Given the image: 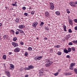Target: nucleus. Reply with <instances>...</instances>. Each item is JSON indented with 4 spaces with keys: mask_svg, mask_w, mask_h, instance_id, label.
Returning <instances> with one entry per match:
<instances>
[{
    "mask_svg": "<svg viewBox=\"0 0 77 77\" xmlns=\"http://www.w3.org/2000/svg\"><path fill=\"white\" fill-rule=\"evenodd\" d=\"M38 22H34L32 24V26L34 28H36V26L38 25Z\"/></svg>",
    "mask_w": 77,
    "mask_h": 77,
    "instance_id": "7",
    "label": "nucleus"
},
{
    "mask_svg": "<svg viewBox=\"0 0 77 77\" xmlns=\"http://www.w3.org/2000/svg\"><path fill=\"white\" fill-rule=\"evenodd\" d=\"M69 38H70V35H67V37L66 38V39H69Z\"/></svg>",
    "mask_w": 77,
    "mask_h": 77,
    "instance_id": "38",
    "label": "nucleus"
},
{
    "mask_svg": "<svg viewBox=\"0 0 77 77\" xmlns=\"http://www.w3.org/2000/svg\"><path fill=\"white\" fill-rule=\"evenodd\" d=\"M69 24L71 25V26H72L73 25V23H72V20H69Z\"/></svg>",
    "mask_w": 77,
    "mask_h": 77,
    "instance_id": "14",
    "label": "nucleus"
},
{
    "mask_svg": "<svg viewBox=\"0 0 77 77\" xmlns=\"http://www.w3.org/2000/svg\"><path fill=\"white\" fill-rule=\"evenodd\" d=\"M24 15H25V16H28L29 14L28 13H25L24 14Z\"/></svg>",
    "mask_w": 77,
    "mask_h": 77,
    "instance_id": "41",
    "label": "nucleus"
},
{
    "mask_svg": "<svg viewBox=\"0 0 77 77\" xmlns=\"http://www.w3.org/2000/svg\"><path fill=\"white\" fill-rule=\"evenodd\" d=\"M24 68L23 67H22L20 69V71H23V70H24Z\"/></svg>",
    "mask_w": 77,
    "mask_h": 77,
    "instance_id": "43",
    "label": "nucleus"
},
{
    "mask_svg": "<svg viewBox=\"0 0 77 77\" xmlns=\"http://www.w3.org/2000/svg\"><path fill=\"white\" fill-rule=\"evenodd\" d=\"M42 58V56H38L35 57L34 59L35 60H39Z\"/></svg>",
    "mask_w": 77,
    "mask_h": 77,
    "instance_id": "4",
    "label": "nucleus"
},
{
    "mask_svg": "<svg viewBox=\"0 0 77 77\" xmlns=\"http://www.w3.org/2000/svg\"><path fill=\"white\" fill-rule=\"evenodd\" d=\"M25 27V26L23 25H19V28L20 29H22L23 28H24Z\"/></svg>",
    "mask_w": 77,
    "mask_h": 77,
    "instance_id": "9",
    "label": "nucleus"
},
{
    "mask_svg": "<svg viewBox=\"0 0 77 77\" xmlns=\"http://www.w3.org/2000/svg\"><path fill=\"white\" fill-rule=\"evenodd\" d=\"M74 71L75 74H77V69H74Z\"/></svg>",
    "mask_w": 77,
    "mask_h": 77,
    "instance_id": "36",
    "label": "nucleus"
},
{
    "mask_svg": "<svg viewBox=\"0 0 77 77\" xmlns=\"http://www.w3.org/2000/svg\"><path fill=\"white\" fill-rule=\"evenodd\" d=\"M20 43L21 44V45H24V42H20Z\"/></svg>",
    "mask_w": 77,
    "mask_h": 77,
    "instance_id": "45",
    "label": "nucleus"
},
{
    "mask_svg": "<svg viewBox=\"0 0 77 77\" xmlns=\"http://www.w3.org/2000/svg\"><path fill=\"white\" fill-rule=\"evenodd\" d=\"M28 67L29 68V70H30V69H33V68H34V66L32 65L29 66Z\"/></svg>",
    "mask_w": 77,
    "mask_h": 77,
    "instance_id": "11",
    "label": "nucleus"
},
{
    "mask_svg": "<svg viewBox=\"0 0 77 77\" xmlns=\"http://www.w3.org/2000/svg\"><path fill=\"white\" fill-rule=\"evenodd\" d=\"M5 72L7 74V75L8 76V77H11V75H10V73H9V72L8 71H6Z\"/></svg>",
    "mask_w": 77,
    "mask_h": 77,
    "instance_id": "12",
    "label": "nucleus"
},
{
    "mask_svg": "<svg viewBox=\"0 0 77 77\" xmlns=\"http://www.w3.org/2000/svg\"><path fill=\"white\" fill-rule=\"evenodd\" d=\"M55 14L57 15H60V12L59 11H56L55 12Z\"/></svg>",
    "mask_w": 77,
    "mask_h": 77,
    "instance_id": "19",
    "label": "nucleus"
},
{
    "mask_svg": "<svg viewBox=\"0 0 77 77\" xmlns=\"http://www.w3.org/2000/svg\"><path fill=\"white\" fill-rule=\"evenodd\" d=\"M16 23H20V18H17L15 20Z\"/></svg>",
    "mask_w": 77,
    "mask_h": 77,
    "instance_id": "13",
    "label": "nucleus"
},
{
    "mask_svg": "<svg viewBox=\"0 0 77 77\" xmlns=\"http://www.w3.org/2000/svg\"><path fill=\"white\" fill-rule=\"evenodd\" d=\"M50 9L53 10L54 9V4L52 2L50 3Z\"/></svg>",
    "mask_w": 77,
    "mask_h": 77,
    "instance_id": "3",
    "label": "nucleus"
},
{
    "mask_svg": "<svg viewBox=\"0 0 77 77\" xmlns=\"http://www.w3.org/2000/svg\"><path fill=\"white\" fill-rule=\"evenodd\" d=\"M68 53H69L71 51V48H68Z\"/></svg>",
    "mask_w": 77,
    "mask_h": 77,
    "instance_id": "21",
    "label": "nucleus"
},
{
    "mask_svg": "<svg viewBox=\"0 0 77 77\" xmlns=\"http://www.w3.org/2000/svg\"><path fill=\"white\" fill-rule=\"evenodd\" d=\"M72 6H74V7H77V5H76L75 4V5L73 4L72 5Z\"/></svg>",
    "mask_w": 77,
    "mask_h": 77,
    "instance_id": "50",
    "label": "nucleus"
},
{
    "mask_svg": "<svg viewBox=\"0 0 77 77\" xmlns=\"http://www.w3.org/2000/svg\"><path fill=\"white\" fill-rule=\"evenodd\" d=\"M7 8H8V7H5V8L7 9Z\"/></svg>",
    "mask_w": 77,
    "mask_h": 77,
    "instance_id": "63",
    "label": "nucleus"
},
{
    "mask_svg": "<svg viewBox=\"0 0 77 77\" xmlns=\"http://www.w3.org/2000/svg\"><path fill=\"white\" fill-rule=\"evenodd\" d=\"M69 45H72V42H70L68 44Z\"/></svg>",
    "mask_w": 77,
    "mask_h": 77,
    "instance_id": "40",
    "label": "nucleus"
},
{
    "mask_svg": "<svg viewBox=\"0 0 77 77\" xmlns=\"http://www.w3.org/2000/svg\"><path fill=\"white\" fill-rule=\"evenodd\" d=\"M44 24V23L43 22H41V23L40 24V26L41 27H42L43 26V25Z\"/></svg>",
    "mask_w": 77,
    "mask_h": 77,
    "instance_id": "20",
    "label": "nucleus"
},
{
    "mask_svg": "<svg viewBox=\"0 0 77 77\" xmlns=\"http://www.w3.org/2000/svg\"><path fill=\"white\" fill-rule=\"evenodd\" d=\"M45 30H49V28L48 27H46L45 28Z\"/></svg>",
    "mask_w": 77,
    "mask_h": 77,
    "instance_id": "46",
    "label": "nucleus"
},
{
    "mask_svg": "<svg viewBox=\"0 0 77 77\" xmlns=\"http://www.w3.org/2000/svg\"><path fill=\"white\" fill-rule=\"evenodd\" d=\"M73 43L74 44H77V40H74L73 41Z\"/></svg>",
    "mask_w": 77,
    "mask_h": 77,
    "instance_id": "31",
    "label": "nucleus"
},
{
    "mask_svg": "<svg viewBox=\"0 0 77 77\" xmlns=\"http://www.w3.org/2000/svg\"><path fill=\"white\" fill-rule=\"evenodd\" d=\"M60 47V45H58L55 46L54 47H56V48H59Z\"/></svg>",
    "mask_w": 77,
    "mask_h": 77,
    "instance_id": "30",
    "label": "nucleus"
},
{
    "mask_svg": "<svg viewBox=\"0 0 77 77\" xmlns=\"http://www.w3.org/2000/svg\"><path fill=\"white\" fill-rule=\"evenodd\" d=\"M62 54V53L61 52L58 51L57 53V54L59 55V56H60Z\"/></svg>",
    "mask_w": 77,
    "mask_h": 77,
    "instance_id": "24",
    "label": "nucleus"
},
{
    "mask_svg": "<svg viewBox=\"0 0 77 77\" xmlns=\"http://www.w3.org/2000/svg\"><path fill=\"white\" fill-rule=\"evenodd\" d=\"M12 54V52H9V54Z\"/></svg>",
    "mask_w": 77,
    "mask_h": 77,
    "instance_id": "53",
    "label": "nucleus"
},
{
    "mask_svg": "<svg viewBox=\"0 0 77 77\" xmlns=\"http://www.w3.org/2000/svg\"><path fill=\"white\" fill-rule=\"evenodd\" d=\"M11 44L13 45V46H14V47H18V43H16V42H12L11 43Z\"/></svg>",
    "mask_w": 77,
    "mask_h": 77,
    "instance_id": "5",
    "label": "nucleus"
},
{
    "mask_svg": "<svg viewBox=\"0 0 77 77\" xmlns=\"http://www.w3.org/2000/svg\"><path fill=\"white\" fill-rule=\"evenodd\" d=\"M68 31L69 33H72V30L71 29H69L68 30Z\"/></svg>",
    "mask_w": 77,
    "mask_h": 77,
    "instance_id": "39",
    "label": "nucleus"
},
{
    "mask_svg": "<svg viewBox=\"0 0 77 77\" xmlns=\"http://www.w3.org/2000/svg\"><path fill=\"white\" fill-rule=\"evenodd\" d=\"M73 3L75 4V5H77V1L73 2Z\"/></svg>",
    "mask_w": 77,
    "mask_h": 77,
    "instance_id": "49",
    "label": "nucleus"
},
{
    "mask_svg": "<svg viewBox=\"0 0 77 77\" xmlns=\"http://www.w3.org/2000/svg\"><path fill=\"white\" fill-rule=\"evenodd\" d=\"M39 39L38 38H37V39Z\"/></svg>",
    "mask_w": 77,
    "mask_h": 77,
    "instance_id": "64",
    "label": "nucleus"
},
{
    "mask_svg": "<svg viewBox=\"0 0 77 77\" xmlns=\"http://www.w3.org/2000/svg\"><path fill=\"white\" fill-rule=\"evenodd\" d=\"M35 13V11H32L31 12V14L32 15H33Z\"/></svg>",
    "mask_w": 77,
    "mask_h": 77,
    "instance_id": "42",
    "label": "nucleus"
},
{
    "mask_svg": "<svg viewBox=\"0 0 77 77\" xmlns=\"http://www.w3.org/2000/svg\"><path fill=\"white\" fill-rule=\"evenodd\" d=\"M3 37V38H4V39H7V38H8V36L6 35H4Z\"/></svg>",
    "mask_w": 77,
    "mask_h": 77,
    "instance_id": "25",
    "label": "nucleus"
},
{
    "mask_svg": "<svg viewBox=\"0 0 77 77\" xmlns=\"http://www.w3.org/2000/svg\"><path fill=\"white\" fill-rule=\"evenodd\" d=\"M63 28L64 29V30L65 31V32H66V27L65 25L63 26Z\"/></svg>",
    "mask_w": 77,
    "mask_h": 77,
    "instance_id": "17",
    "label": "nucleus"
},
{
    "mask_svg": "<svg viewBox=\"0 0 77 77\" xmlns=\"http://www.w3.org/2000/svg\"><path fill=\"white\" fill-rule=\"evenodd\" d=\"M17 2H15V4H17Z\"/></svg>",
    "mask_w": 77,
    "mask_h": 77,
    "instance_id": "62",
    "label": "nucleus"
},
{
    "mask_svg": "<svg viewBox=\"0 0 77 77\" xmlns=\"http://www.w3.org/2000/svg\"><path fill=\"white\" fill-rule=\"evenodd\" d=\"M28 50H29V51H30L32 50V48L29 47L28 48Z\"/></svg>",
    "mask_w": 77,
    "mask_h": 77,
    "instance_id": "37",
    "label": "nucleus"
},
{
    "mask_svg": "<svg viewBox=\"0 0 77 77\" xmlns=\"http://www.w3.org/2000/svg\"><path fill=\"white\" fill-rule=\"evenodd\" d=\"M71 73L69 72H66L65 73L66 75H71Z\"/></svg>",
    "mask_w": 77,
    "mask_h": 77,
    "instance_id": "15",
    "label": "nucleus"
},
{
    "mask_svg": "<svg viewBox=\"0 0 77 77\" xmlns=\"http://www.w3.org/2000/svg\"><path fill=\"white\" fill-rule=\"evenodd\" d=\"M61 70V69H60L58 70V72H60V71Z\"/></svg>",
    "mask_w": 77,
    "mask_h": 77,
    "instance_id": "60",
    "label": "nucleus"
},
{
    "mask_svg": "<svg viewBox=\"0 0 77 77\" xmlns=\"http://www.w3.org/2000/svg\"><path fill=\"white\" fill-rule=\"evenodd\" d=\"M69 4L70 5V6H72L73 4H74V2H70L69 3Z\"/></svg>",
    "mask_w": 77,
    "mask_h": 77,
    "instance_id": "22",
    "label": "nucleus"
},
{
    "mask_svg": "<svg viewBox=\"0 0 77 77\" xmlns=\"http://www.w3.org/2000/svg\"><path fill=\"white\" fill-rule=\"evenodd\" d=\"M29 9L30 10H32V8H29Z\"/></svg>",
    "mask_w": 77,
    "mask_h": 77,
    "instance_id": "61",
    "label": "nucleus"
},
{
    "mask_svg": "<svg viewBox=\"0 0 77 77\" xmlns=\"http://www.w3.org/2000/svg\"><path fill=\"white\" fill-rule=\"evenodd\" d=\"M66 57L67 58H68L69 59H70V58H71V57H70V56H69V55H67L66 56Z\"/></svg>",
    "mask_w": 77,
    "mask_h": 77,
    "instance_id": "47",
    "label": "nucleus"
},
{
    "mask_svg": "<svg viewBox=\"0 0 77 77\" xmlns=\"http://www.w3.org/2000/svg\"><path fill=\"white\" fill-rule=\"evenodd\" d=\"M45 16H46V17H49L50 16V15L49 14V13H48V12L46 11L45 12Z\"/></svg>",
    "mask_w": 77,
    "mask_h": 77,
    "instance_id": "10",
    "label": "nucleus"
},
{
    "mask_svg": "<svg viewBox=\"0 0 77 77\" xmlns=\"http://www.w3.org/2000/svg\"><path fill=\"white\" fill-rule=\"evenodd\" d=\"M46 64L45 65V66H46V67H48V66H50L52 64V62L51 61H48L47 62H45Z\"/></svg>",
    "mask_w": 77,
    "mask_h": 77,
    "instance_id": "2",
    "label": "nucleus"
},
{
    "mask_svg": "<svg viewBox=\"0 0 77 77\" xmlns=\"http://www.w3.org/2000/svg\"><path fill=\"white\" fill-rule=\"evenodd\" d=\"M75 30H77V26L75 27Z\"/></svg>",
    "mask_w": 77,
    "mask_h": 77,
    "instance_id": "54",
    "label": "nucleus"
},
{
    "mask_svg": "<svg viewBox=\"0 0 77 77\" xmlns=\"http://www.w3.org/2000/svg\"><path fill=\"white\" fill-rule=\"evenodd\" d=\"M24 69H25V70H29V67H25L24 68Z\"/></svg>",
    "mask_w": 77,
    "mask_h": 77,
    "instance_id": "32",
    "label": "nucleus"
},
{
    "mask_svg": "<svg viewBox=\"0 0 77 77\" xmlns=\"http://www.w3.org/2000/svg\"><path fill=\"white\" fill-rule=\"evenodd\" d=\"M50 51H52V52L53 51V49H50Z\"/></svg>",
    "mask_w": 77,
    "mask_h": 77,
    "instance_id": "56",
    "label": "nucleus"
},
{
    "mask_svg": "<svg viewBox=\"0 0 77 77\" xmlns=\"http://www.w3.org/2000/svg\"><path fill=\"white\" fill-rule=\"evenodd\" d=\"M29 54L28 53V52H26L25 53V56H27V55Z\"/></svg>",
    "mask_w": 77,
    "mask_h": 77,
    "instance_id": "29",
    "label": "nucleus"
},
{
    "mask_svg": "<svg viewBox=\"0 0 77 77\" xmlns=\"http://www.w3.org/2000/svg\"><path fill=\"white\" fill-rule=\"evenodd\" d=\"M44 71V68L40 70L39 72V74L40 75H42V74H42L43 73V72Z\"/></svg>",
    "mask_w": 77,
    "mask_h": 77,
    "instance_id": "8",
    "label": "nucleus"
},
{
    "mask_svg": "<svg viewBox=\"0 0 77 77\" xmlns=\"http://www.w3.org/2000/svg\"><path fill=\"white\" fill-rule=\"evenodd\" d=\"M19 32H20L17 31L15 32V34H16V35H18Z\"/></svg>",
    "mask_w": 77,
    "mask_h": 77,
    "instance_id": "44",
    "label": "nucleus"
},
{
    "mask_svg": "<svg viewBox=\"0 0 77 77\" xmlns=\"http://www.w3.org/2000/svg\"><path fill=\"white\" fill-rule=\"evenodd\" d=\"M75 63H71L70 64V66L69 67L70 69L73 70V69H74V68H73V66H75Z\"/></svg>",
    "mask_w": 77,
    "mask_h": 77,
    "instance_id": "1",
    "label": "nucleus"
},
{
    "mask_svg": "<svg viewBox=\"0 0 77 77\" xmlns=\"http://www.w3.org/2000/svg\"><path fill=\"white\" fill-rule=\"evenodd\" d=\"M72 50H73V51H75V48L74 47H72L71 48Z\"/></svg>",
    "mask_w": 77,
    "mask_h": 77,
    "instance_id": "34",
    "label": "nucleus"
},
{
    "mask_svg": "<svg viewBox=\"0 0 77 77\" xmlns=\"http://www.w3.org/2000/svg\"><path fill=\"white\" fill-rule=\"evenodd\" d=\"M17 30L19 31V32L20 33H24V31L22 30L17 29Z\"/></svg>",
    "mask_w": 77,
    "mask_h": 77,
    "instance_id": "16",
    "label": "nucleus"
},
{
    "mask_svg": "<svg viewBox=\"0 0 77 77\" xmlns=\"http://www.w3.org/2000/svg\"><path fill=\"white\" fill-rule=\"evenodd\" d=\"M20 49L18 47H17L14 49V52H16L17 53H18L19 52V51H20Z\"/></svg>",
    "mask_w": 77,
    "mask_h": 77,
    "instance_id": "6",
    "label": "nucleus"
},
{
    "mask_svg": "<svg viewBox=\"0 0 77 77\" xmlns=\"http://www.w3.org/2000/svg\"><path fill=\"white\" fill-rule=\"evenodd\" d=\"M3 58L4 60H6V56L5 55H4L3 56Z\"/></svg>",
    "mask_w": 77,
    "mask_h": 77,
    "instance_id": "26",
    "label": "nucleus"
},
{
    "mask_svg": "<svg viewBox=\"0 0 77 77\" xmlns=\"http://www.w3.org/2000/svg\"><path fill=\"white\" fill-rule=\"evenodd\" d=\"M62 41L63 42H65V39H63L62 40Z\"/></svg>",
    "mask_w": 77,
    "mask_h": 77,
    "instance_id": "55",
    "label": "nucleus"
},
{
    "mask_svg": "<svg viewBox=\"0 0 77 77\" xmlns=\"http://www.w3.org/2000/svg\"><path fill=\"white\" fill-rule=\"evenodd\" d=\"M11 32L13 34H14L15 33V31H14V30L13 29H11Z\"/></svg>",
    "mask_w": 77,
    "mask_h": 77,
    "instance_id": "35",
    "label": "nucleus"
},
{
    "mask_svg": "<svg viewBox=\"0 0 77 77\" xmlns=\"http://www.w3.org/2000/svg\"><path fill=\"white\" fill-rule=\"evenodd\" d=\"M26 9V7H23L22 8V9H23V10H25Z\"/></svg>",
    "mask_w": 77,
    "mask_h": 77,
    "instance_id": "48",
    "label": "nucleus"
},
{
    "mask_svg": "<svg viewBox=\"0 0 77 77\" xmlns=\"http://www.w3.org/2000/svg\"><path fill=\"white\" fill-rule=\"evenodd\" d=\"M12 6H16V5H17L15 4H12Z\"/></svg>",
    "mask_w": 77,
    "mask_h": 77,
    "instance_id": "51",
    "label": "nucleus"
},
{
    "mask_svg": "<svg viewBox=\"0 0 77 77\" xmlns=\"http://www.w3.org/2000/svg\"><path fill=\"white\" fill-rule=\"evenodd\" d=\"M64 53H65L66 54H67L68 53V50L66 49H64L63 50Z\"/></svg>",
    "mask_w": 77,
    "mask_h": 77,
    "instance_id": "18",
    "label": "nucleus"
},
{
    "mask_svg": "<svg viewBox=\"0 0 77 77\" xmlns=\"http://www.w3.org/2000/svg\"><path fill=\"white\" fill-rule=\"evenodd\" d=\"M2 26V23H0V27Z\"/></svg>",
    "mask_w": 77,
    "mask_h": 77,
    "instance_id": "58",
    "label": "nucleus"
},
{
    "mask_svg": "<svg viewBox=\"0 0 77 77\" xmlns=\"http://www.w3.org/2000/svg\"><path fill=\"white\" fill-rule=\"evenodd\" d=\"M44 40H46L47 39V38H44Z\"/></svg>",
    "mask_w": 77,
    "mask_h": 77,
    "instance_id": "57",
    "label": "nucleus"
},
{
    "mask_svg": "<svg viewBox=\"0 0 77 77\" xmlns=\"http://www.w3.org/2000/svg\"><path fill=\"white\" fill-rule=\"evenodd\" d=\"M66 11L67 14L70 13V11H69V9H67Z\"/></svg>",
    "mask_w": 77,
    "mask_h": 77,
    "instance_id": "33",
    "label": "nucleus"
},
{
    "mask_svg": "<svg viewBox=\"0 0 77 77\" xmlns=\"http://www.w3.org/2000/svg\"><path fill=\"white\" fill-rule=\"evenodd\" d=\"M58 74H59V72H57L54 74V75H55V76H57V75H58Z\"/></svg>",
    "mask_w": 77,
    "mask_h": 77,
    "instance_id": "27",
    "label": "nucleus"
},
{
    "mask_svg": "<svg viewBox=\"0 0 77 77\" xmlns=\"http://www.w3.org/2000/svg\"><path fill=\"white\" fill-rule=\"evenodd\" d=\"M13 40L14 41H16L17 40V38L16 37H14L13 38Z\"/></svg>",
    "mask_w": 77,
    "mask_h": 77,
    "instance_id": "28",
    "label": "nucleus"
},
{
    "mask_svg": "<svg viewBox=\"0 0 77 77\" xmlns=\"http://www.w3.org/2000/svg\"><path fill=\"white\" fill-rule=\"evenodd\" d=\"M74 21L75 23H77V19H75V20H74Z\"/></svg>",
    "mask_w": 77,
    "mask_h": 77,
    "instance_id": "52",
    "label": "nucleus"
},
{
    "mask_svg": "<svg viewBox=\"0 0 77 77\" xmlns=\"http://www.w3.org/2000/svg\"><path fill=\"white\" fill-rule=\"evenodd\" d=\"M10 67H11V68H13V69H14V66L13 64H10Z\"/></svg>",
    "mask_w": 77,
    "mask_h": 77,
    "instance_id": "23",
    "label": "nucleus"
},
{
    "mask_svg": "<svg viewBox=\"0 0 77 77\" xmlns=\"http://www.w3.org/2000/svg\"><path fill=\"white\" fill-rule=\"evenodd\" d=\"M28 75H26L25 76V77H28Z\"/></svg>",
    "mask_w": 77,
    "mask_h": 77,
    "instance_id": "59",
    "label": "nucleus"
}]
</instances>
